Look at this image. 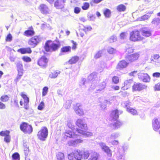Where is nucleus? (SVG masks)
Returning <instances> with one entry per match:
<instances>
[{"label":"nucleus","mask_w":160,"mask_h":160,"mask_svg":"<svg viewBox=\"0 0 160 160\" xmlns=\"http://www.w3.org/2000/svg\"><path fill=\"white\" fill-rule=\"evenodd\" d=\"M128 35V34L127 32H122L120 35V38L121 39H125L127 38Z\"/></svg>","instance_id":"nucleus-46"},{"label":"nucleus","mask_w":160,"mask_h":160,"mask_svg":"<svg viewBox=\"0 0 160 160\" xmlns=\"http://www.w3.org/2000/svg\"><path fill=\"white\" fill-rule=\"evenodd\" d=\"M9 133L10 132L9 131H2L0 132V135L6 137L9 134Z\"/></svg>","instance_id":"nucleus-45"},{"label":"nucleus","mask_w":160,"mask_h":160,"mask_svg":"<svg viewBox=\"0 0 160 160\" xmlns=\"http://www.w3.org/2000/svg\"><path fill=\"white\" fill-rule=\"evenodd\" d=\"M77 133H79L88 137L91 136L92 135V133L91 132H86L79 129L77 130Z\"/></svg>","instance_id":"nucleus-25"},{"label":"nucleus","mask_w":160,"mask_h":160,"mask_svg":"<svg viewBox=\"0 0 160 160\" xmlns=\"http://www.w3.org/2000/svg\"><path fill=\"white\" fill-rule=\"evenodd\" d=\"M119 136V133L117 132L113 133L111 134L110 136L111 139H113L117 138Z\"/></svg>","instance_id":"nucleus-47"},{"label":"nucleus","mask_w":160,"mask_h":160,"mask_svg":"<svg viewBox=\"0 0 160 160\" xmlns=\"http://www.w3.org/2000/svg\"><path fill=\"white\" fill-rule=\"evenodd\" d=\"M106 87V83L105 82H102L99 86V89H97V92H98V91H101L104 89Z\"/></svg>","instance_id":"nucleus-34"},{"label":"nucleus","mask_w":160,"mask_h":160,"mask_svg":"<svg viewBox=\"0 0 160 160\" xmlns=\"http://www.w3.org/2000/svg\"><path fill=\"white\" fill-rule=\"evenodd\" d=\"M71 48L70 46H64L62 47L61 49V52L64 53H68L71 52Z\"/></svg>","instance_id":"nucleus-24"},{"label":"nucleus","mask_w":160,"mask_h":160,"mask_svg":"<svg viewBox=\"0 0 160 160\" xmlns=\"http://www.w3.org/2000/svg\"><path fill=\"white\" fill-rule=\"evenodd\" d=\"M102 53V51H100L97 52L94 56V58L95 59H97L100 58L101 56Z\"/></svg>","instance_id":"nucleus-54"},{"label":"nucleus","mask_w":160,"mask_h":160,"mask_svg":"<svg viewBox=\"0 0 160 160\" xmlns=\"http://www.w3.org/2000/svg\"><path fill=\"white\" fill-rule=\"evenodd\" d=\"M13 160H19V155L17 152L14 153L12 156Z\"/></svg>","instance_id":"nucleus-42"},{"label":"nucleus","mask_w":160,"mask_h":160,"mask_svg":"<svg viewBox=\"0 0 160 160\" xmlns=\"http://www.w3.org/2000/svg\"><path fill=\"white\" fill-rule=\"evenodd\" d=\"M108 52L110 54H113L116 52V50L111 47H109L108 49Z\"/></svg>","instance_id":"nucleus-44"},{"label":"nucleus","mask_w":160,"mask_h":160,"mask_svg":"<svg viewBox=\"0 0 160 160\" xmlns=\"http://www.w3.org/2000/svg\"><path fill=\"white\" fill-rule=\"evenodd\" d=\"M76 124L79 128L84 130H86L87 129V125L84 120L83 119H78L76 122Z\"/></svg>","instance_id":"nucleus-9"},{"label":"nucleus","mask_w":160,"mask_h":160,"mask_svg":"<svg viewBox=\"0 0 160 160\" xmlns=\"http://www.w3.org/2000/svg\"><path fill=\"white\" fill-rule=\"evenodd\" d=\"M153 13V11H150L146 14L142 16L141 17V19L142 20H148L151 16L152 14Z\"/></svg>","instance_id":"nucleus-30"},{"label":"nucleus","mask_w":160,"mask_h":160,"mask_svg":"<svg viewBox=\"0 0 160 160\" xmlns=\"http://www.w3.org/2000/svg\"><path fill=\"white\" fill-rule=\"evenodd\" d=\"M71 42L72 43V49L73 50H75L77 48V42L73 40H71Z\"/></svg>","instance_id":"nucleus-55"},{"label":"nucleus","mask_w":160,"mask_h":160,"mask_svg":"<svg viewBox=\"0 0 160 160\" xmlns=\"http://www.w3.org/2000/svg\"><path fill=\"white\" fill-rule=\"evenodd\" d=\"M44 106V103L43 102H41L38 106V109L39 110H42Z\"/></svg>","instance_id":"nucleus-57"},{"label":"nucleus","mask_w":160,"mask_h":160,"mask_svg":"<svg viewBox=\"0 0 160 160\" xmlns=\"http://www.w3.org/2000/svg\"><path fill=\"white\" fill-rule=\"evenodd\" d=\"M81 10L80 8L78 7H75L74 9V12L76 14L79 13Z\"/></svg>","instance_id":"nucleus-64"},{"label":"nucleus","mask_w":160,"mask_h":160,"mask_svg":"<svg viewBox=\"0 0 160 160\" xmlns=\"http://www.w3.org/2000/svg\"><path fill=\"white\" fill-rule=\"evenodd\" d=\"M99 156V154L96 152H92L90 157L88 160H98Z\"/></svg>","instance_id":"nucleus-23"},{"label":"nucleus","mask_w":160,"mask_h":160,"mask_svg":"<svg viewBox=\"0 0 160 160\" xmlns=\"http://www.w3.org/2000/svg\"><path fill=\"white\" fill-rule=\"evenodd\" d=\"M152 125L153 129L157 131L160 128V118H155L152 121Z\"/></svg>","instance_id":"nucleus-13"},{"label":"nucleus","mask_w":160,"mask_h":160,"mask_svg":"<svg viewBox=\"0 0 160 160\" xmlns=\"http://www.w3.org/2000/svg\"><path fill=\"white\" fill-rule=\"evenodd\" d=\"M140 54L138 52H136L126 56V59L127 60L132 62L138 59Z\"/></svg>","instance_id":"nucleus-12"},{"label":"nucleus","mask_w":160,"mask_h":160,"mask_svg":"<svg viewBox=\"0 0 160 160\" xmlns=\"http://www.w3.org/2000/svg\"><path fill=\"white\" fill-rule=\"evenodd\" d=\"M82 140L80 139H77L74 140L75 147L77 146L78 144L82 143Z\"/></svg>","instance_id":"nucleus-59"},{"label":"nucleus","mask_w":160,"mask_h":160,"mask_svg":"<svg viewBox=\"0 0 160 160\" xmlns=\"http://www.w3.org/2000/svg\"><path fill=\"white\" fill-rule=\"evenodd\" d=\"M138 77L139 79L141 80L144 82H149L150 80V77L146 73H139L138 74Z\"/></svg>","instance_id":"nucleus-16"},{"label":"nucleus","mask_w":160,"mask_h":160,"mask_svg":"<svg viewBox=\"0 0 160 160\" xmlns=\"http://www.w3.org/2000/svg\"><path fill=\"white\" fill-rule=\"evenodd\" d=\"M48 62V59L45 57L42 56L39 59L38 64L41 67L45 68L47 65Z\"/></svg>","instance_id":"nucleus-17"},{"label":"nucleus","mask_w":160,"mask_h":160,"mask_svg":"<svg viewBox=\"0 0 160 160\" xmlns=\"http://www.w3.org/2000/svg\"><path fill=\"white\" fill-rule=\"evenodd\" d=\"M97 76V73L95 72L92 73L90 75H89L88 78V80H86L85 78H83L82 80V85H85L86 84L89 83V82H90L92 80V83L91 85V88L93 89L95 88L96 86L98 85V83L96 84H94L95 83V81L94 80H93Z\"/></svg>","instance_id":"nucleus-3"},{"label":"nucleus","mask_w":160,"mask_h":160,"mask_svg":"<svg viewBox=\"0 0 160 160\" xmlns=\"http://www.w3.org/2000/svg\"><path fill=\"white\" fill-rule=\"evenodd\" d=\"M112 81L115 84H117L119 82V78L117 76H114L112 78Z\"/></svg>","instance_id":"nucleus-51"},{"label":"nucleus","mask_w":160,"mask_h":160,"mask_svg":"<svg viewBox=\"0 0 160 160\" xmlns=\"http://www.w3.org/2000/svg\"><path fill=\"white\" fill-rule=\"evenodd\" d=\"M56 157L57 160H64V155L62 152H59L57 155Z\"/></svg>","instance_id":"nucleus-33"},{"label":"nucleus","mask_w":160,"mask_h":160,"mask_svg":"<svg viewBox=\"0 0 160 160\" xmlns=\"http://www.w3.org/2000/svg\"><path fill=\"white\" fill-rule=\"evenodd\" d=\"M39 8L42 13L46 14L49 12V9L45 4H41Z\"/></svg>","instance_id":"nucleus-21"},{"label":"nucleus","mask_w":160,"mask_h":160,"mask_svg":"<svg viewBox=\"0 0 160 160\" xmlns=\"http://www.w3.org/2000/svg\"><path fill=\"white\" fill-rule=\"evenodd\" d=\"M41 41V39L38 36H35L30 38L28 42V44L32 48L35 47Z\"/></svg>","instance_id":"nucleus-8"},{"label":"nucleus","mask_w":160,"mask_h":160,"mask_svg":"<svg viewBox=\"0 0 160 160\" xmlns=\"http://www.w3.org/2000/svg\"><path fill=\"white\" fill-rule=\"evenodd\" d=\"M79 59V58L77 56H75L72 57L68 61V63L70 64H72L76 63Z\"/></svg>","instance_id":"nucleus-31"},{"label":"nucleus","mask_w":160,"mask_h":160,"mask_svg":"<svg viewBox=\"0 0 160 160\" xmlns=\"http://www.w3.org/2000/svg\"><path fill=\"white\" fill-rule=\"evenodd\" d=\"M151 23L154 26H157L160 23V19L159 18H155L153 19Z\"/></svg>","instance_id":"nucleus-32"},{"label":"nucleus","mask_w":160,"mask_h":160,"mask_svg":"<svg viewBox=\"0 0 160 160\" xmlns=\"http://www.w3.org/2000/svg\"><path fill=\"white\" fill-rule=\"evenodd\" d=\"M73 152L74 158L77 160L86 159L88 158L90 154L88 151L87 150L82 151L75 149Z\"/></svg>","instance_id":"nucleus-1"},{"label":"nucleus","mask_w":160,"mask_h":160,"mask_svg":"<svg viewBox=\"0 0 160 160\" xmlns=\"http://www.w3.org/2000/svg\"><path fill=\"white\" fill-rule=\"evenodd\" d=\"M72 101L71 100H68L66 102V104L64 105V106L66 109H69L71 106V104L72 103Z\"/></svg>","instance_id":"nucleus-41"},{"label":"nucleus","mask_w":160,"mask_h":160,"mask_svg":"<svg viewBox=\"0 0 160 160\" xmlns=\"http://www.w3.org/2000/svg\"><path fill=\"white\" fill-rule=\"evenodd\" d=\"M128 63L125 60L120 61L118 63L117 66V68L120 70L126 68L128 65Z\"/></svg>","instance_id":"nucleus-20"},{"label":"nucleus","mask_w":160,"mask_h":160,"mask_svg":"<svg viewBox=\"0 0 160 160\" xmlns=\"http://www.w3.org/2000/svg\"><path fill=\"white\" fill-rule=\"evenodd\" d=\"M66 0H58L54 3V6L56 8L60 9L63 8L64 7V3Z\"/></svg>","instance_id":"nucleus-18"},{"label":"nucleus","mask_w":160,"mask_h":160,"mask_svg":"<svg viewBox=\"0 0 160 160\" xmlns=\"http://www.w3.org/2000/svg\"><path fill=\"white\" fill-rule=\"evenodd\" d=\"M20 72L21 73H20V72H18V75L15 79V80L16 81V82L18 81L23 75V72Z\"/></svg>","instance_id":"nucleus-52"},{"label":"nucleus","mask_w":160,"mask_h":160,"mask_svg":"<svg viewBox=\"0 0 160 160\" xmlns=\"http://www.w3.org/2000/svg\"><path fill=\"white\" fill-rule=\"evenodd\" d=\"M142 34L145 37H149L151 35L150 31L147 28H143L142 30Z\"/></svg>","instance_id":"nucleus-26"},{"label":"nucleus","mask_w":160,"mask_h":160,"mask_svg":"<svg viewBox=\"0 0 160 160\" xmlns=\"http://www.w3.org/2000/svg\"><path fill=\"white\" fill-rule=\"evenodd\" d=\"M133 80L132 79H129L126 80L124 82V86L123 89H127L131 86V84L133 83Z\"/></svg>","instance_id":"nucleus-22"},{"label":"nucleus","mask_w":160,"mask_h":160,"mask_svg":"<svg viewBox=\"0 0 160 160\" xmlns=\"http://www.w3.org/2000/svg\"><path fill=\"white\" fill-rule=\"evenodd\" d=\"M126 51L128 53H131L133 52V49L132 47H129L128 46H127V48L126 49Z\"/></svg>","instance_id":"nucleus-61"},{"label":"nucleus","mask_w":160,"mask_h":160,"mask_svg":"<svg viewBox=\"0 0 160 160\" xmlns=\"http://www.w3.org/2000/svg\"><path fill=\"white\" fill-rule=\"evenodd\" d=\"M48 88L47 87H44L43 89L42 95L43 96H45L48 92Z\"/></svg>","instance_id":"nucleus-56"},{"label":"nucleus","mask_w":160,"mask_h":160,"mask_svg":"<svg viewBox=\"0 0 160 160\" xmlns=\"http://www.w3.org/2000/svg\"><path fill=\"white\" fill-rule=\"evenodd\" d=\"M21 130L26 133L30 134L32 131V128L30 125L26 122H23L20 125Z\"/></svg>","instance_id":"nucleus-7"},{"label":"nucleus","mask_w":160,"mask_h":160,"mask_svg":"<svg viewBox=\"0 0 160 160\" xmlns=\"http://www.w3.org/2000/svg\"><path fill=\"white\" fill-rule=\"evenodd\" d=\"M60 73V71L58 70L53 71L49 74V77L52 78H55Z\"/></svg>","instance_id":"nucleus-28"},{"label":"nucleus","mask_w":160,"mask_h":160,"mask_svg":"<svg viewBox=\"0 0 160 160\" xmlns=\"http://www.w3.org/2000/svg\"><path fill=\"white\" fill-rule=\"evenodd\" d=\"M22 59L24 61L27 62H29L31 61V58L28 57H23L22 58Z\"/></svg>","instance_id":"nucleus-60"},{"label":"nucleus","mask_w":160,"mask_h":160,"mask_svg":"<svg viewBox=\"0 0 160 160\" xmlns=\"http://www.w3.org/2000/svg\"><path fill=\"white\" fill-rule=\"evenodd\" d=\"M111 11L109 9H107L104 11V14L106 18H109L111 15Z\"/></svg>","instance_id":"nucleus-40"},{"label":"nucleus","mask_w":160,"mask_h":160,"mask_svg":"<svg viewBox=\"0 0 160 160\" xmlns=\"http://www.w3.org/2000/svg\"><path fill=\"white\" fill-rule=\"evenodd\" d=\"M9 99V97L7 95L2 96L1 97V100L3 102H7Z\"/></svg>","instance_id":"nucleus-50"},{"label":"nucleus","mask_w":160,"mask_h":160,"mask_svg":"<svg viewBox=\"0 0 160 160\" xmlns=\"http://www.w3.org/2000/svg\"><path fill=\"white\" fill-rule=\"evenodd\" d=\"M143 37L140 35L139 32L138 30H134L130 33V40L133 42L139 41L143 39Z\"/></svg>","instance_id":"nucleus-5"},{"label":"nucleus","mask_w":160,"mask_h":160,"mask_svg":"<svg viewBox=\"0 0 160 160\" xmlns=\"http://www.w3.org/2000/svg\"><path fill=\"white\" fill-rule=\"evenodd\" d=\"M122 112V111H118L117 109L112 111L110 115L111 119L113 120H117L118 118L119 114H121Z\"/></svg>","instance_id":"nucleus-15"},{"label":"nucleus","mask_w":160,"mask_h":160,"mask_svg":"<svg viewBox=\"0 0 160 160\" xmlns=\"http://www.w3.org/2000/svg\"><path fill=\"white\" fill-rule=\"evenodd\" d=\"M102 149L106 152L109 157L112 156L111 151L109 148L108 147L106 146V144L103 142H100L99 143Z\"/></svg>","instance_id":"nucleus-14"},{"label":"nucleus","mask_w":160,"mask_h":160,"mask_svg":"<svg viewBox=\"0 0 160 160\" xmlns=\"http://www.w3.org/2000/svg\"><path fill=\"white\" fill-rule=\"evenodd\" d=\"M34 34V32L33 30H28L24 32V35L26 36L33 35Z\"/></svg>","instance_id":"nucleus-36"},{"label":"nucleus","mask_w":160,"mask_h":160,"mask_svg":"<svg viewBox=\"0 0 160 160\" xmlns=\"http://www.w3.org/2000/svg\"><path fill=\"white\" fill-rule=\"evenodd\" d=\"M127 111L133 115H136L137 114V111L135 109L131 108H128Z\"/></svg>","instance_id":"nucleus-38"},{"label":"nucleus","mask_w":160,"mask_h":160,"mask_svg":"<svg viewBox=\"0 0 160 160\" xmlns=\"http://www.w3.org/2000/svg\"><path fill=\"white\" fill-rule=\"evenodd\" d=\"M68 158L69 160H72L74 158L73 154V152L72 153L68 155Z\"/></svg>","instance_id":"nucleus-63"},{"label":"nucleus","mask_w":160,"mask_h":160,"mask_svg":"<svg viewBox=\"0 0 160 160\" xmlns=\"http://www.w3.org/2000/svg\"><path fill=\"white\" fill-rule=\"evenodd\" d=\"M16 65L18 72H23V65L22 62L20 61H18L16 63Z\"/></svg>","instance_id":"nucleus-29"},{"label":"nucleus","mask_w":160,"mask_h":160,"mask_svg":"<svg viewBox=\"0 0 160 160\" xmlns=\"http://www.w3.org/2000/svg\"><path fill=\"white\" fill-rule=\"evenodd\" d=\"M73 109L76 113L79 116L82 115L83 114V111L82 106L80 103H77L74 106Z\"/></svg>","instance_id":"nucleus-11"},{"label":"nucleus","mask_w":160,"mask_h":160,"mask_svg":"<svg viewBox=\"0 0 160 160\" xmlns=\"http://www.w3.org/2000/svg\"><path fill=\"white\" fill-rule=\"evenodd\" d=\"M89 4L88 2H85L83 3V5L82 7V8L83 10H87L89 8Z\"/></svg>","instance_id":"nucleus-43"},{"label":"nucleus","mask_w":160,"mask_h":160,"mask_svg":"<svg viewBox=\"0 0 160 160\" xmlns=\"http://www.w3.org/2000/svg\"><path fill=\"white\" fill-rule=\"evenodd\" d=\"M154 89L155 91H160V82L155 85Z\"/></svg>","instance_id":"nucleus-53"},{"label":"nucleus","mask_w":160,"mask_h":160,"mask_svg":"<svg viewBox=\"0 0 160 160\" xmlns=\"http://www.w3.org/2000/svg\"><path fill=\"white\" fill-rule=\"evenodd\" d=\"M67 145L68 146L75 147L74 140H71L69 141L67 143Z\"/></svg>","instance_id":"nucleus-58"},{"label":"nucleus","mask_w":160,"mask_h":160,"mask_svg":"<svg viewBox=\"0 0 160 160\" xmlns=\"http://www.w3.org/2000/svg\"><path fill=\"white\" fill-rule=\"evenodd\" d=\"M21 95L24 99V107L26 110L28 109L29 98L23 92L21 93Z\"/></svg>","instance_id":"nucleus-19"},{"label":"nucleus","mask_w":160,"mask_h":160,"mask_svg":"<svg viewBox=\"0 0 160 160\" xmlns=\"http://www.w3.org/2000/svg\"><path fill=\"white\" fill-rule=\"evenodd\" d=\"M126 9L125 6L123 4L120 5L118 6L117 7V9L119 12H124L126 10Z\"/></svg>","instance_id":"nucleus-37"},{"label":"nucleus","mask_w":160,"mask_h":160,"mask_svg":"<svg viewBox=\"0 0 160 160\" xmlns=\"http://www.w3.org/2000/svg\"><path fill=\"white\" fill-rule=\"evenodd\" d=\"M131 103L129 101H126L124 102L123 103L122 105L124 107H125V108H127V109L128 108H130V107L131 105Z\"/></svg>","instance_id":"nucleus-49"},{"label":"nucleus","mask_w":160,"mask_h":160,"mask_svg":"<svg viewBox=\"0 0 160 160\" xmlns=\"http://www.w3.org/2000/svg\"><path fill=\"white\" fill-rule=\"evenodd\" d=\"M147 88L146 86L139 83H135L132 86V89L134 91H141Z\"/></svg>","instance_id":"nucleus-10"},{"label":"nucleus","mask_w":160,"mask_h":160,"mask_svg":"<svg viewBox=\"0 0 160 160\" xmlns=\"http://www.w3.org/2000/svg\"><path fill=\"white\" fill-rule=\"evenodd\" d=\"M122 124V123L119 121H117L113 125L114 128L115 129H117L119 128Z\"/></svg>","instance_id":"nucleus-35"},{"label":"nucleus","mask_w":160,"mask_h":160,"mask_svg":"<svg viewBox=\"0 0 160 160\" xmlns=\"http://www.w3.org/2000/svg\"><path fill=\"white\" fill-rule=\"evenodd\" d=\"M67 125L69 128L71 129V130H66L65 132L64 133L65 136L66 137H68L70 138H76V136L78 135L76 133L77 130L75 129L74 128V126L72 125L71 122H68L67 124Z\"/></svg>","instance_id":"nucleus-2"},{"label":"nucleus","mask_w":160,"mask_h":160,"mask_svg":"<svg viewBox=\"0 0 160 160\" xmlns=\"http://www.w3.org/2000/svg\"><path fill=\"white\" fill-rule=\"evenodd\" d=\"M48 134V129L45 127H43L38 132L37 136L38 138L42 141L45 140Z\"/></svg>","instance_id":"nucleus-6"},{"label":"nucleus","mask_w":160,"mask_h":160,"mask_svg":"<svg viewBox=\"0 0 160 160\" xmlns=\"http://www.w3.org/2000/svg\"><path fill=\"white\" fill-rule=\"evenodd\" d=\"M12 39V37L11 34H9L7 36L6 40L8 42H10Z\"/></svg>","instance_id":"nucleus-62"},{"label":"nucleus","mask_w":160,"mask_h":160,"mask_svg":"<svg viewBox=\"0 0 160 160\" xmlns=\"http://www.w3.org/2000/svg\"><path fill=\"white\" fill-rule=\"evenodd\" d=\"M49 41L45 43L44 48L47 52H53L57 50L60 48V45L59 43H56L53 42L51 44H49Z\"/></svg>","instance_id":"nucleus-4"},{"label":"nucleus","mask_w":160,"mask_h":160,"mask_svg":"<svg viewBox=\"0 0 160 160\" xmlns=\"http://www.w3.org/2000/svg\"><path fill=\"white\" fill-rule=\"evenodd\" d=\"M121 150L120 149H118V152L117 154V158L118 159H121L123 157V155L121 153H123V152H121L120 151Z\"/></svg>","instance_id":"nucleus-48"},{"label":"nucleus","mask_w":160,"mask_h":160,"mask_svg":"<svg viewBox=\"0 0 160 160\" xmlns=\"http://www.w3.org/2000/svg\"><path fill=\"white\" fill-rule=\"evenodd\" d=\"M117 38L115 35L111 36L109 38L108 41L110 43H112L117 41Z\"/></svg>","instance_id":"nucleus-39"},{"label":"nucleus","mask_w":160,"mask_h":160,"mask_svg":"<svg viewBox=\"0 0 160 160\" xmlns=\"http://www.w3.org/2000/svg\"><path fill=\"white\" fill-rule=\"evenodd\" d=\"M18 52H20L22 54H25L26 53H31L32 50L30 48H20L18 50Z\"/></svg>","instance_id":"nucleus-27"}]
</instances>
